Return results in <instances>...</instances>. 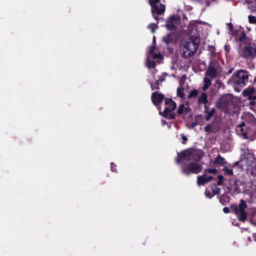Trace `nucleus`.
<instances>
[{"instance_id": "f257e3e1", "label": "nucleus", "mask_w": 256, "mask_h": 256, "mask_svg": "<svg viewBox=\"0 0 256 256\" xmlns=\"http://www.w3.org/2000/svg\"><path fill=\"white\" fill-rule=\"evenodd\" d=\"M204 156V152L200 150H186L181 154H178L176 162L184 164L182 168V172L186 175L191 173L198 174L202 170V164L200 160Z\"/></svg>"}, {"instance_id": "f03ea898", "label": "nucleus", "mask_w": 256, "mask_h": 256, "mask_svg": "<svg viewBox=\"0 0 256 256\" xmlns=\"http://www.w3.org/2000/svg\"><path fill=\"white\" fill-rule=\"evenodd\" d=\"M236 42L240 47L238 52L241 56L250 58L256 56V50L251 46V40L246 37L243 32H240L238 34Z\"/></svg>"}, {"instance_id": "7ed1b4c3", "label": "nucleus", "mask_w": 256, "mask_h": 256, "mask_svg": "<svg viewBox=\"0 0 256 256\" xmlns=\"http://www.w3.org/2000/svg\"><path fill=\"white\" fill-rule=\"evenodd\" d=\"M199 43L200 39L198 36H196L194 39L189 38L186 40L182 44V47L183 56L186 58L192 56L198 48Z\"/></svg>"}, {"instance_id": "20e7f679", "label": "nucleus", "mask_w": 256, "mask_h": 256, "mask_svg": "<svg viewBox=\"0 0 256 256\" xmlns=\"http://www.w3.org/2000/svg\"><path fill=\"white\" fill-rule=\"evenodd\" d=\"M155 48L154 46H149L147 52L146 66L149 68H154L157 63L160 64L162 56L160 53L154 52Z\"/></svg>"}, {"instance_id": "39448f33", "label": "nucleus", "mask_w": 256, "mask_h": 256, "mask_svg": "<svg viewBox=\"0 0 256 256\" xmlns=\"http://www.w3.org/2000/svg\"><path fill=\"white\" fill-rule=\"evenodd\" d=\"M217 106L225 112H229L234 107V102L230 94L222 96L216 103Z\"/></svg>"}, {"instance_id": "423d86ee", "label": "nucleus", "mask_w": 256, "mask_h": 256, "mask_svg": "<svg viewBox=\"0 0 256 256\" xmlns=\"http://www.w3.org/2000/svg\"><path fill=\"white\" fill-rule=\"evenodd\" d=\"M248 72L243 70H238L236 73H234L232 76L231 82L241 86H243L248 82Z\"/></svg>"}, {"instance_id": "0eeeda50", "label": "nucleus", "mask_w": 256, "mask_h": 256, "mask_svg": "<svg viewBox=\"0 0 256 256\" xmlns=\"http://www.w3.org/2000/svg\"><path fill=\"white\" fill-rule=\"evenodd\" d=\"M222 72L220 63L215 60H212L206 72V75L212 78H216Z\"/></svg>"}, {"instance_id": "6e6552de", "label": "nucleus", "mask_w": 256, "mask_h": 256, "mask_svg": "<svg viewBox=\"0 0 256 256\" xmlns=\"http://www.w3.org/2000/svg\"><path fill=\"white\" fill-rule=\"evenodd\" d=\"M247 208L248 204L244 200H240V204L238 206H235L234 210L240 220L244 222L246 219L248 212L246 210Z\"/></svg>"}, {"instance_id": "1a4fd4ad", "label": "nucleus", "mask_w": 256, "mask_h": 256, "mask_svg": "<svg viewBox=\"0 0 256 256\" xmlns=\"http://www.w3.org/2000/svg\"><path fill=\"white\" fill-rule=\"evenodd\" d=\"M162 1L164 2V0H149L152 6V12L156 20H157L156 16L162 14L165 10V6L162 4Z\"/></svg>"}, {"instance_id": "9d476101", "label": "nucleus", "mask_w": 256, "mask_h": 256, "mask_svg": "<svg viewBox=\"0 0 256 256\" xmlns=\"http://www.w3.org/2000/svg\"><path fill=\"white\" fill-rule=\"evenodd\" d=\"M164 103L166 106L164 108L162 116L168 119L173 118L174 116L172 111L176 108V104L171 99H166Z\"/></svg>"}, {"instance_id": "9b49d317", "label": "nucleus", "mask_w": 256, "mask_h": 256, "mask_svg": "<svg viewBox=\"0 0 256 256\" xmlns=\"http://www.w3.org/2000/svg\"><path fill=\"white\" fill-rule=\"evenodd\" d=\"M200 23H202V22H200L195 20L190 22L188 27V32L190 34L189 38L194 39L195 36H198L200 40V34L199 30H198V24Z\"/></svg>"}, {"instance_id": "f8f14e48", "label": "nucleus", "mask_w": 256, "mask_h": 256, "mask_svg": "<svg viewBox=\"0 0 256 256\" xmlns=\"http://www.w3.org/2000/svg\"><path fill=\"white\" fill-rule=\"evenodd\" d=\"M236 130L238 134L242 136L245 138H247L250 134L248 123L245 122H242L237 126Z\"/></svg>"}, {"instance_id": "ddd939ff", "label": "nucleus", "mask_w": 256, "mask_h": 256, "mask_svg": "<svg viewBox=\"0 0 256 256\" xmlns=\"http://www.w3.org/2000/svg\"><path fill=\"white\" fill-rule=\"evenodd\" d=\"M178 20L174 16H170L166 21V26L169 30H174L176 28Z\"/></svg>"}, {"instance_id": "4468645a", "label": "nucleus", "mask_w": 256, "mask_h": 256, "mask_svg": "<svg viewBox=\"0 0 256 256\" xmlns=\"http://www.w3.org/2000/svg\"><path fill=\"white\" fill-rule=\"evenodd\" d=\"M164 95L155 92L152 96V100L154 105H158L164 99Z\"/></svg>"}, {"instance_id": "2eb2a0df", "label": "nucleus", "mask_w": 256, "mask_h": 256, "mask_svg": "<svg viewBox=\"0 0 256 256\" xmlns=\"http://www.w3.org/2000/svg\"><path fill=\"white\" fill-rule=\"evenodd\" d=\"M212 178V176L205 174L202 176H198L197 182L198 185L203 184L206 182H210Z\"/></svg>"}, {"instance_id": "dca6fc26", "label": "nucleus", "mask_w": 256, "mask_h": 256, "mask_svg": "<svg viewBox=\"0 0 256 256\" xmlns=\"http://www.w3.org/2000/svg\"><path fill=\"white\" fill-rule=\"evenodd\" d=\"M216 110L214 108L209 110L207 106H204V112L206 114V120L208 121L213 116L215 113Z\"/></svg>"}, {"instance_id": "f3484780", "label": "nucleus", "mask_w": 256, "mask_h": 256, "mask_svg": "<svg viewBox=\"0 0 256 256\" xmlns=\"http://www.w3.org/2000/svg\"><path fill=\"white\" fill-rule=\"evenodd\" d=\"M198 102L199 104H204V106H207L206 104L208 103V96L206 93H202L198 100Z\"/></svg>"}, {"instance_id": "a211bd4d", "label": "nucleus", "mask_w": 256, "mask_h": 256, "mask_svg": "<svg viewBox=\"0 0 256 256\" xmlns=\"http://www.w3.org/2000/svg\"><path fill=\"white\" fill-rule=\"evenodd\" d=\"M190 110L189 107L186 105V106L184 104H180L178 108V114H182L184 112H188Z\"/></svg>"}, {"instance_id": "6ab92c4d", "label": "nucleus", "mask_w": 256, "mask_h": 256, "mask_svg": "<svg viewBox=\"0 0 256 256\" xmlns=\"http://www.w3.org/2000/svg\"><path fill=\"white\" fill-rule=\"evenodd\" d=\"M216 130V128L214 124H209L204 128V130L207 132H215Z\"/></svg>"}, {"instance_id": "aec40b11", "label": "nucleus", "mask_w": 256, "mask_h": 256, "mask_svg": "<svg viewBox=\"0 0 256 256\" xmlns=\"http://www.w3.org/2000/svg\"><path fill=\"white\" fill-rule=\"evenodd\" d=\"M211 80L207 77H205L204 78V86H202V90H207L208 87L211 85Z\"/></svg>"}, {"instance_id": "412c9836", "label": "nucleus", "mask_w": 256, "mask_h": 256, "mask_svg": "<svg viewBox=\"0 0 256 256\" xmlns=\"http://www.w3.org/2000/svg\"><path fill=\"white\" fill-rule=\"evenodd\" d=\"M225 162V160H224V158L221 157L220 155L218 156L216 158V160H215L214 162V164H219V165H222V164H224Z\"/></svg>"}, {"instance_id": "4be33fe9", "label": "nucleus", "mask_w": 256, "mask_h": 256, "mask_svg": "<svg viewBox=\"0 0 256 256\" xmlns=\"http://www.w3.org/2000/svg\"><path fill=\"white\" fill-rule=\"evenodd\" d=\"M184 88H178L177 90V94L178 96L180 97V98H184Z\"/></svg>"}, {"instance_id": "5701e85b", "label": "nucleus", "mask_w": 256, "mask_h": 256, "mask_svg": "<svg viewBox=\"0 0 256 256\" xmlns=\"http://www.w3.org/2000/svg\"><path fill=\"white\" fill-rule=\"evenodd\" d=\"M224 174H226V175L232 176L233 174V172H232V169L228 167H224Z\"/></svg>"}, {"instance_id": "b1692460", "label": "nucleus", "mask_w": 256, "mask_h": 256, "mask_svg": "<svg viewBox=\"0 0 256 256\" xmlns=\"http://www.w3.org/2000/svg\"><path fill=\"white\" fill-rule=\"evenodd\" d=\"M148 28L152 33H154L155 30L158 28V26L154 24H151L148 26Z\"/></svg>"}, {"instance_id": "393cba45", "label": "nucleus", "mask_w": 256, "mask_h": 256, "mask_svg": "<svg viewBox=\"0 0 256 256\" xmlns=\"http://www.w3.org/2000/svg\"><path fill=\"white\" fill-rule=\"evenodd\" d=\"M254 90V88H250L248 90H246L244 91V93H245L248 96H251L253 94Z\"/></svg>"}, {"instance_id": "a878e982", "label": "nucleus", "mask_w": 256, "mask_h": 256, "mask_svg": "<svg viewBox=\"0 0 256 256\" xmlns=\"http://www.w3.org/2000/svg\"><path fill=\"white\" fill-rule=\"evenodd\" d=\"M255 188L254 191L250 193V198L252 201L254 198H256V185L255 186Z\"/></svg>"}, {"instance_id": "bb28decb", "label": "nucleus", "mask_w": 256, "mask_h": 256, "mask_svg": "<svg viewBox=\"0 0 256 256\" xmlns=\"http://www.w3.org/2000/svg\"><path fill=\"white\" fill-rule=\"evenodd\" d=\"M248 20L250 23L256 24V17L254 16H248Z\"/></svg>"}, {"instance_id": "cd10ccee", "label": "nucleus", "mask_w": 256, "mask_h": 256, "mask_svg": "<svg viewBox=\"0 0 256 256\" xmlns=\"http://www.w3.org/2000/svg\"><path fill=\"white\" fill-rule=\"evenodd\" d=\"M218 180L217 182V184L218 186H220L222 184V180H223L224 177L222 175H219L218 176Z\"/></svg>"}, {"instance_id": "c85d7f7f", "label": "nucleus", "mask_w": 256, "mask_h": 256, "mask_svg": "<svg viewBox=\"0 0 256 256\" xmlns=\"http://www.w3.org/2000/svg\"><path fill=\"white\" fill-rule=\"evenodd\" d=\"M217 170L215 168H208V170H204V172H207L209 174H214L216 173Z\"/></svg>"}, {"instance_id": "c756f323", "label": "nucleus", "mask_w": 256, "mask_h": 256, "mask_svg": "<svg viewBox=\"0 0 256 256\" xmlns=\"http://www.w3.org/2000/svg\"><path fill=\"white\" fill-rule=\"evenodd\" d=\"M248 240L250 241H252V240L256 242V234H253L252 236V237L248 238Z\"/></svg>"}, {"instance_id": "7c9ffc66", "label": "nucleus", "mask_w": 256, "mask_h": 256, "mask_svg": "<svg viewBox=\"0 0 256 256\" xmlns=\"http://www.w3.org/2000/svg\"><path fill=\"white\" fill-rule=\"evenodd\" d=\"M240 192V188L237 187L235 186L233 191V193L234 194H238Z\"/></svg>"}, {"instance_id": "2f4dec72", "label": "nucleus", "mask_w": 256, "mask_h": 256, "mask_svg": "<svg viewBox=\"0 0 256 256\" xmlns=\"http://www.w3.org/2000/svg\"><path fill=\"white\" fill-rule=\"evenodd\" d=\"M198 94V92L196 90H194L190 94L189 96L191 97L194 96H196Z\"/></svg>"}, {"instance_id": "473e14b6", "label": "nucleus", "mask_w": 256, "mask_h": 256, "mask_svg": "<svg viewBox=\"0 0 256 256\" xmlns=\"http://www.w3.org/2000/svg\"><path fill=\"white\" fill-rule=\"evenodd\" d=\"M230 46L229 45H225L224 46V50L226 52H229L230 50Z\"/></svg>"}, {"instance_id": "72a5a7b5", "label": "nucleus", "mask_w": 256, "mask_h": 256, "mask_svg": "<svg viewBox=\"0 0 256 256\" xmlns=\"http://www.w3.org/2000/svg\"><path fill=\"white\" fill-rule=\"evenodd\" d=\"M244 116L248 117V118H250V119H253L254 118L252 114H247L245 116Z\"/></svg>"}, {"instance_id": "f704fd0d", "label": "nucleus", "mask_w": 256, "mask_h": 256, "mask_svg": "<svg viewBox=\"0 0 256 256\" xmlns=\"http://www.w3.org/2000/svg\"><path fill=\"white\" fill-rule=\"evenodd\" d=\"M182 143H184V142H186V140H187V138L184 136V135L182 134Z\"/></svg>"}, {"instance_id": "c9c22d12", "label": "nucleus", "mask_w": 256, "mask_h": 256, "mask_svg": "<svg viewBox=\"0 0 256 256\" xmlns=\"http://www.w3.org/2000/svg\"><path fill=\"white\" fill-rule=\"evenodd\" d=\"M223 211L224 213H228L230 211V210L228 208L225 207L223 208Z\"/></svg>"}, {"instance_id": "e433bc0d", "label": "nucleus", "mask_w": 256, "mask_h": 256, "mask_svg": "<svg viewBox=\"0 0 256 256\" xmlns=\"http://www.w3.org/2000/svg\"><path fill=\"white\" fill-rule=\"evenodd\" d=\"M114 166H116L114 164L113 162H112L111 163V170L113 172L115 171V169L114 168Z\"/></svg>"}, {"instance_id": "4c0bfd02", "label": "nucleus", "mask_w": 256, "mask_h": 256, "mask_svg": "<svg viewBox=\"0 0 256 256\" xmlns=\"http://www.w3.org/2000/svg\"><path fill=\"white\" fill-rule=\"evenodd\" d=\"M170 68L171 70H176V66L174 64H172L170 66Z\"/></svg>"}, {"instance_id": "58836bf2", "label": "nucleus", "mask_w": 256, "mask_h": 256, "mask_svg": "<svg viewBox=\"0 0 256 256\" xmlns=\"http://www.w3.org/2000/svg\"><path fill=\"white\" fill-rule=\"evenodd\" d=\"M230 28H232V24H230L229 26Z\"/></svg>"}, {"instance_id": "ea45409f", "label": "nucleus", "mask_w": 256, "mask_h": 256, "mask_svg": "<svg viewBox=\"0 0 256 256\" xmlns=\"http://www.w3.org/2000/svg\"><path fill=\"white\" fill-rule=\"evenodd\" d=\"M153 41H154V42H155V38L154 37V38H153Z\"/></svg>"}, {"instance_id": "a19ab883", "label": "nucleus", "mask_w": 256, "mask_h": 256, "mask_svg": "<svg viewBox=\"0 0 256 256\" xmlns=\"http://www.w3.org/2000/svg\"><path fill=\"white\" fill-rule=\"evenodd\" d=\"M254 82L256 84V77L255 78Z\"/></svg>"}]
</instances>
